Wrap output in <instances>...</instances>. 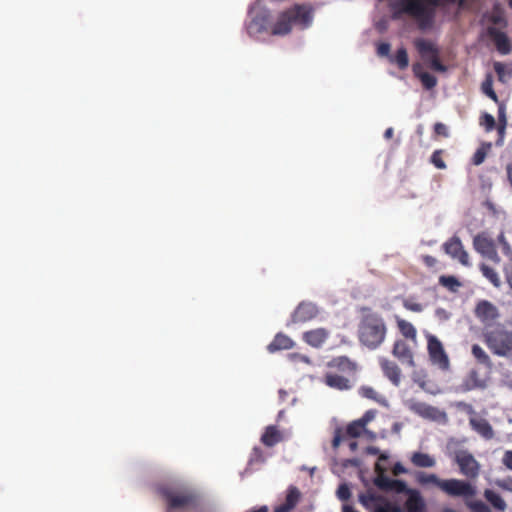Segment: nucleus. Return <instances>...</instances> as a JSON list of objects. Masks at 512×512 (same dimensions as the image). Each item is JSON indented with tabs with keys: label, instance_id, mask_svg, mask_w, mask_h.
<instances>
[{
	"label": "nucleus",
	"instance_id": "obj_1",
	"mask_svg": "<svg viewBox=\"0 0 512 512\" xmlns=\"http://www.w3.org/2000/svg\"><path fill=\"white\" fill-rule=\"evenodd\" d=\"M312 22V10L307 5L296 4L277 14L276 17L267 9H255L249 12L245 23L247 34L254 39L266 34L270 36H286L292 31L293 25L306 28Z\"/></svg>",
	"mask_w": 512,
	"mask_h": 512
},
{
	"label": "nucleus",
	"instance_id": "obj_2",
	"mask_svg": "<svg viewBox=\"0 0 512 512\" xmlns=\"http://www.w3.org/2000/svg\"><path fill=\"white\" fill-rule=\"evenodd\" d=\"M155 492L165 502L167 512H188L196 510L200 505V495L179 482L157 484Z\"/></svg>",
	"mask_w": 512,
	"mask_h": 512
},
{
	"label": "nucleus",
	"instance_id": "obj_3",
	"mask_svg": "<svg viewBox=\"0 0 512 512\" xmlns=\"http://www.w3.org/2000/svg\"><path fill=\"white\" fill-rule=\"evenodd\" d=\"M442 2L443 0H397L391 4L393 18L399 19L402 15H408L416 21L421 31H426L433 27L436 8Z\"/></svg>",
	"mask_w": 512,
	"mask_h": 512
},
{
	"label": "nucleus",
	"instance_id": "obj_4",
	"mask_svg": "<svg viewBox=\"0 0 512 512\" xmlns=\"http://www.w3.org/2000/svg\"><path fill=\"white\" fill-rule=\"evenodd\" d=\"M362 310L364 314L358 325L359 342L368 349H377L385 341L386 323L380 314L372 312L370 308Z\"/></svg>",
	"mask_w": 512,
	"mask_h": 512
},
{
	"label": "nucleus",
	"instance_id": "obj_5",
	"mask_svg": "<svg viewBox=\"0 0 512 512\" xmlns=\"http://www.w3.org/2000/svg\"><path fill=\"white\" fill-rule=\"evenodd\" d=\"M442 489L444 493L451 497H463L465 505L472 512H491L490 508L481 500H469L476 495V487L470 482L460 479H446L443 481Z\"/></svg>",
	"mask_w": 512,
	"mask_h": 512
},
{
	"label": "nucleus",
	"instance_id": "obj_6",
	"mask_svg": "<svg viewBox=\"0 0 512 512\" xmlns=\"http://www.w3.org/2000/svg\"><path fill=\"white\" fill-rule=\"evenodd\" d=\"M483 341L492 354L512 359V331L503 324L483 330Z\"/></svg>",
	"mask_w": 512,
	"mask_h": 512
},
{
	"label": "nucleus",
	"instance_id": "obj_7",
	"mask_svg": "<svg viewBox=\"0 0 512 512\" xmlns=\"http://www.w3.org/2000/svg\"><path fill=\"white\" fill-rule=\"evenodd\" d=\"M427 351L431 363L442 371H447L450 367L449 357L441 341L432 334L427 335Z\"/></svg>",
	"mask_w": 512,
	"mask_h": 512
},
{
	"label": "nucleus",
	"instance_id": "obj_8",
	"mask_svg": "<svg viewBox=\"0 0 512 512\" xmlns=\"http://www.w3.org/2000/svg\"><path fill=\"white\" fill-rule=\"evenodd\" d=\"M474 315L483 324L484 330L492 329L491 326L500 317L497 306L488 300L477 302Z\"/></svg>",
	"mask_w": 512,
	"mask_h": 512
},
{
	"label": "nucleus",
	"instance_id": "obj_9",
	"mask_svg": "<svg viewBox=\"0 0 512 512\" xmlns=\"http://www.w3.org/2000/svg\"><path fill=\"white\" fill-rule=\"evenodd\" d=\"M455 462L459 466L462 475L469 479H475L480 473V464L467 450H459L455 454Z\"/></svg>",
	"mask_w": 512,
	"mask_h": 512
},
{
	"label": "nucleus",
	"instance_id": "obj_10",
	"mask_svg": "<svg viewBox=\"0 0 512 512\" xmlns=\"http://www.w3.org/2000/svg\"><path fill=\"white\" fill-rule=\"evenodd\" d=\"M473 247L480 255L493 261L494 263L500 262L496 245L494 240L491 239L486 233H479L473 239Z\"/></svg>",
	"mask_w": 512,
	"mask_h": 512
},
{
	"label": "nucleus",
	"instance_id": "obj_11",
	"mask_svg": "<svg viewBox=\"0 0 512 512\" xmlns=\"http://www.w3.org/2000/svg\"><path fill=\"white\" fill-rule=\"evenodd\" d=\"M375 486L384 492H395L397 494H406L411 488L403 480L391 479L382 471L374 479Z\"/></svg>",
	"mask_w": 512,
	"mask_h": 512
},
{
	"label": "nucleus",
	"instance_id": "obj_12",
	"mask_svg": "<svg viewBox=\"0 0 512 512\" xmlns=\"http://www.w3.org/2000/svg\"><path fill=\"white\" fill-rule=\"evenodd\" d=\"M443 249L453 259H457L462 265L469 266V255L465 251L460 238L456 235L443 244Z\"/></svg>",
	"mask_w": 512,
	"mask_h": 512
},
{
	"label": "nucleus",
	"instance_id": "obj_13",
	"mask_svg": "<svg viewBox=\"0 0 512 512\" xmlns=\"http://www.w3.org/2000/svg\"><path fill=\"white\" fill-rule=\"evenodd\" d=\"M392 354L402 364L409 367L415 366L414 355L409 345L404 340H396L393 345Z\"/></svg>",
	"mask_w": 512,
	"mask_h": 512
},
{
	"label": "nucleus",
	"instance_id": "obj_14",
	"mask_svg": "<svg viewBox=\"0 0 512 512\" xmlns=\"http://www.w3.org/2000/svg\"><path fill=\"white\" fill-rule=\"evenodd\" d=\"M330 336L326 328H316L306 331L302 335L303 341L313 348H321Z\"/></svg>",
	"mask_w": 512,
	"mask_h": 512
},
{
	"label": "nucleus",
	"instance_id": "obj_15",
	"mask_svg": "<svg viewBox=\"0 0 512 512\" xmlns=\"http://www.w3.org/2000/svg\"><path fill=\"white\" fill-rule=\"evenodd\" d=\"M407 499L404 503L406 512H424L426 503L419 490L411 488L406 493Z\"/></svg>",
	"mask_w": 512,
	"mask_h": 512
},
{
	"label": "nucleus",
	"instance_id": "obj_16",
	"mask_svg": "<svg viewBox=\"0 0 512 512\" xmlns=\"http://www.w3.org/2000/svg\"><path fill=\"white\" fill-rule=\"evenodd\" d=\"M487 33L500 53L508 54L511 51L510 41L504 32L495 27H488Z\"/></svg>",
	"mask_w": 512,
	"mask_h": 512
},
{
	"label": "nucleus",
	"instance_id": "obj_17",
	"mask_svg": "<svg viewBox=\"0 0 512 512\" xmlns=\"http://www.w3.org/2000/svg\"><path fill=\"white\" fill-rule=\"evenodd\" d=\"M469 424L472 430L478 433L481 437L486 440H491L494 437V430L491 424L482 417H471Z\"/></svg>",
	"mask_w": 512,
	"mask_h": 512
},
{
	"label": "nucleus",
	"instance_id": "obj_18",
	"mask_svg": "<svg viewBox=\"0 0 512 512\" xmlns=\"http://www.w3.org/2000/svg\"><path fill=\"white\" fill-rule=\"evenodd\" d=\"M380 367L385 377H387L393 385L398 386L400 384L401 370L395 362L382 358L380 360Z\"/></svg>",
	"mask_w": 512,
	"mask_h": 512
},
{
	"label": "nucleus",
	"instance_id": "obj_19",
	"mask_svg": "<svg viewBox=\"0 0 512 512\" xmlns=\"http://www.w3.org/2000/svg\"><path fill=\"white\" fill-rule=\"evenodd\" d=\"M328 367L335 368L343 373L353 374L357 370L356 362L352 361L347 356L334 357L328 362Z\"/></svg>",
	"mask_w": 512,
	"mask_h": 512
},
{
	"label": "nucleus",
	"instance_id": "obj_20",
	"mask_svg": "<svg viewBox=\"0 0 512 512\" xmlns=\"http://www.w3.org/2000/svg\"><path fill=\"white\" fill-rule=\"evenodd\" d=\"M295 345L294 341L284 333H277L274 339L267 346V350L270 353H275L280 350H288L293 348Z\"/></svg>",
	"mask_w": 512,
	"mask_h": 512
},
{
	"label": "nucleus",
	"instance_id": "obj_21",
	"mask_svg": "<svg viewBox=\"0 0 512 512\" xmlns=\"http://www.w3.org/2000/svg\"><path fill=\"white\" fill-rule=\"evenodd\" d=\"M324 383L330 388L337 390H348L351 388L349 379L334 373H327L324 376Z\"/></svg>",
	"mask_w": 512,
	"mask_h": 512
},
{
	"label": "nucleus",
	"instance_id": "obj_22",
	"mask_svg": "<svg viewBox=\"0 0 512 512\" xmlns=\"http://www.w3.org/2000/svg\"><path fill=\"white\" fill-rule=\"evenodd\" d=\"M414 45L424 61L432 55L439 54L438 48L428 40L418 38L414 41Z\"/></svg>",
	"mask_w": 512,
	"mask_h": 512
},
{
	"label": "nucleus",
	"instance_id": "obj_23",
	"mask_svg": "<svg viewBox=\"0 0 512 512\" xmlns=\"http://www.w3.org/2000/svg\"><path fill=\"white\" fill-rule=\"evenodd\" d=\"M282 440V433L274 425L266 427L265 432L261 436V442L267 447H273Z\"/></svg>",
	"mask_w": 512,
	"mask_h": 512
},
{
	"label": "nucleus",
	"instance_id": "obj_24",
	"mask_svg": "<svg viewBox=\"0 0 512 512\" xmlns=\"http://www.w3.org/2000/svg\"><path fill=\"white\" fill-rule=\"evenodd\" d=\"M413 73L417 78L420 79L425 89L430 90L437 85L436 77L428 72L422 71V66L420 63H415L413 65Z\"/></svg>",
	"mask_w": 512,
	"mask_h": 512
},
{
	"label": "nucleus",
	"instance_id": "obj_25",
	"mask_svg": "<svg viewBox=\"0 0 512 512\" xmlns=\"http://www.w3.org/2000/svg\"><path fill=\"white\" fill-rule=\"evenodd\" d=\"M409 409L419 416L429 419H434L436 413L438 412L435 407L419 401L411 402Z\"/></svg>",
	"mask_w": 512,
	"mask_h": 512
},
{
	"label": "nucleus",
	"instance_id": "obj_26",
	"mask_svg": "<svg viewBox=\"0 0 512 512\" xmlns=\"http://www.w3.org/2000/svg\"><path fill=\"white\" fill-rule=\"evenodd\" d=\"M410 461L415 467L419 468H432L436 465L435 458L423 452H414L410 457Z\"/></svg>",
	"mask_w": 512,
	"mask_h": 512
},
{
	"label": "nucleus",
	"instance_id": "obj_27",
	"mask_svg": "<svg viewBox=\"0 0 512 512\" xmlns=\"http://www.w3.org/2000/svg\"><path fill=\"white\" fill-rule=\"evenodd\" d=\"M395 321L397 324V328L399 332L402 334V336H404L406 339H410L413 342H416L417 330L413 326V324L398 316H395Z\"/></svg>",
	"mask_w": 512,
	"mask_h": 512
},
{
	"label": "nucleus",
	"instance_id": "obj_28",
	"mask_svg": "<svg viewBox=\"0 0 512 512\" xmlns=\"http://www.w3.org/2000/svg\"><path fill=\"white\" fill-rule=\"evenodd\" d=\"M316 307L312 304L301 303L298 305L294 317L296 321L305 322L316 315Z\"/></svg>",
	"mask_w": 512,
	"mask_h": 512
},
{
	"label": "nucleus",
	"instance_id": "obj_29",
	"mask_svg": "<svg viewBox=\"0 0 512 512\" xmlns=\"http://www.w3.org/2000/svg\"><path fill=\"white\" fill-rule=\"evenodd\" d=\"M415 479L418 484L425 486L429 484H433L437 486L440 490L442 489L443 479H440L436 474H429L423 471H418L415 474Z\"/></svg>",
	"mask_w": 512,
	"mask_h": 512
},
{
	"label": "nucleus",
	"instance_id": "obj_30",
	"mask_svg": "<svg viewBox=\"0 0 512 512\" xmlns=\"http://www.w3.org/2000/svg\"><path fill=\"white\" fill-rule=\"evenodd\" d=\"M362 397L375 401L381 406L387 407L388 401L386 397L378 393L374 388L369 386H362L359 390Z\"/></svg>",
	"mask_w": 512,
	"mask_h": 512
},
{
	"label": "nucleus",
	"instance_id": "obj_31",
	"mask_svg": "<svg viewBox=\"0 0 512 512\" xmlns=\"http://www.w3.org/2000/svg\"><path fill=\"white\" fill-rule=\"evenodd\" d=\"M485 499L498 511L504 512L507 508L506 502L504 499L495 491L491 489H486L484 491Z\"/></svg>",
	"mask_w": 512,
	"mask_h": 512
},
{
	"label": "nucleus",
	"instance_id": "obj_32",
	"mask_svg": "<svg viewBox=\"0 0 512 512\" xmlns=\"http://www.w3.org/2000/svg\"><path fill=\"white\" fill-rule=\"evenodd\" d=\"M345 433L347 436L351 438H357L362 433H368L370 438L375 437V434L373 432H368L366 430V427H364L363 424L358 419L354 420L353 422L347 425Z\"/></svg>",
	"mask_w": 512,
	"mask_h": 512
},
{
	"label": "nucleus",
	"instance_id": "obj_33",
	"mask_svg": "<svg viewBox=\"0 0 512 512\" xmlns=\"http://www.w3.org/2000/svg\"><path fill=\"white\" fill-rule=\"evenodd\" d=\"M471 353L479 364L487 368L492 367L493 363L491 358L480 345L473 344L471 347Z\"/></svg>",
	"mask_w": 512,
	"mask_h": 512
},
{
	"label": "nucleus",
	"instance_id": "obj_34",
	"mask_svg": "<svg viewBox=\"0 0 512 512\" xmlns=\"http://www.w3.org/2000/svg\"><path fill=\"white\" fill-rule=\"evenodd\" d=\"M480 271L482 272V275L496 288H499L501 286V280H500V277L498 275V273L496 272L495 269L491 268L490 266H488L487 264L485 263H481L480 266Z\"/></svg>",
	"mask_w": 512,
	"mask_h": 512
},
{
	"label": "nucleus",
	"instance_id": "obj_35",
	"mask_svg": "<svg viewBox=\"0 0 512 512\" xmlns=\"http://www.w3.org/2000/svg\"><path fill=\"white\" fill-rule=\"evenodd\" d=\"M439 284L451 292H457L462 286L461 282L452 275H441L439 277Z\"/></svg>",
	"mask_w": 512,
	"mask_h": 512
},
{
	"label": "nucleus",
	"instance_id": "obj_36",
	"mask_svg": "<svg viewBox=\"0 0 512 512\" xmlns=\"http://www.w3.org/2000/svg\"><path fill=\"white\" fill-rule=\"evenodd\" d=\"M390 61L395 63L399 69L404 70L409 65V58L407 50L404 47H401L397 50L394 57H390Z\"/></svg>",
	"mask_w": 512,
	"mask_h": 512
},
{
	"label": "nucleus",
	"instance_id": "obj_37",
	"mask_svg": "<svg viewBox=\"0 0 512 512\" xmlns=\"http://www.w3.org/2000/svg\"><path fill=\"white\" fill-rule=\"evenodd\" d=\"M299 498H300L299 490L296 487L291 486L287 491V495H286V499H285L284 503L292 510L297 505Z\"/></svg>",
	"mask_w": 512,
	"mask_h": 512
},
{
	"label": "nucleus",
	"instance_id": "obj_38",
	"mask_svg": "<svg viewBox=\"0 0 512 512\" xmlns=\"http://www.w3.org/2000/svg\"><path fill=\"white\" fill-rule=\"evenodd\" d=\"M490 148V143L484 144L480 148H478L472 157V163L476 166L482 164Z\"/></svg>",
	"mask_w": 512,
	"mask_h": 512
},
{
	"label": "nucleus",
	"instance_id": "obj_39",
	"mask_svg": "<svg viewBox=\"0 0 512 512\" xmlns=\"http://www.w3.org/2000/svg\"><path fill=\"white\" fill-rule=\"evenodd\" d=\"M429 63L430 68L437 72H445L447 67L440 61L439 54L432 55L428 60H425Z\"/></svg>",
	"mask_w": 512,
	"mask_h": 512
},
{
	"label": "nucleus",
	"instance_id": "obj_40",
	"mask_svg": "<svg viewBox=\"0 0 512 512\" xmlns=\"http://www.w3.org/2000/svg\"><path fill=\"white\" fill-rule=\"evenodd\" d=\"M480 124L485 127L486 131H492L495 129L496 122L491 114L484 113L480 118Z\"/></svg>",
	"mask_w": 512,
	"mask_h": 512
},
{
	"label": "nucleus",
	"instance_id": "obj_41",
	"mask_svg": "<svg viewBox=\"0 0 512 512\" xmlns=\"http://www.w3.org/2000/svg\"><path fill=\"white\" fill-rule=\"evenodd\" d=\"M431 163L438 169H445L446 164L442 158V150H436L431 156Z\"/></svg>",
	"mask_w": 512,
	"mask_h": 512
},
{
	"label": "nucleus",
	"instance_id": "obj_42",
	"mask_svg": "<svg viewBox=\"0 0 512 512\" xmlns=\"http://www.w3.org/2000/svg\"><path fill=\"white\" fill-rule=\"evenodd\" d=\"M403 307L406 310L412 311V312H422L423 311V305L421 303L415 302L412 299H405L403 300Z\"/></svg>",
	"mask_w": 512,
	"mask_h": 512
},
{
	"label": "nucleus",
	"instance_id": "obj_43",
	"mask_svg": "<svg viewBox=\"0 0 512 512\" xmlns=\"http://www.w3.org/2000/svg\"><path fill=\"white\" fill-rule=\"evenodd\" d=\"M337 496L342 501H347L351 497L350 488L347 484H341L337 489Z\"/></svg>",
	"mask_w": 512,
	"mask_h": 512
},
{
	"label": "nucleus",
	"instance_id": "obj_44",
	"mask_svg": "<svg viewBox=\"0 0 512 512\" xmlns=\"http://www.w3.org/2000/svg\"><path fill=\"white\" fill-rule=\"evenodd\" d=\"M494 70L498 76V79L501 82L505 81V75H506V66L501 62H495L494 63Z\"/></svg>",
	"mask_w": 512,
	"mask_h": 512
},
{
	"label": "nucleus",
	"instance_id": "obj_45",
	"mask_svg": "<svg viewBox=\"0 0 512 512\" xmlns=\"http://www.w3.org/2000/svg\"><path fill=\"white\" fill-rule=\"evenodd\" d=\"M391 46L389 43H380L377 46V54L380 57H391L390 55Z\"/></svg>",
	"mask_w": 512,
	"mask_h": 512
},
{
	"label": "nucleus",
	"instance_id": "obj_46",
	"mask_svg": "<svg viewBox=\"0 0 512 512\" xmlns=\"http://www.w3.org/2000/svg\"><path fill=\"white\" fill-rule=\"evenodd\" d=\"M481 90L485 95H490V93L494 91L492 77L490 75H488L487 78L483 81Z\"/></svg>",
	"mask_w": 512,
	"mask_h": 512
},
{
	"label": "nucleus",
	"instance_id": "obj_47",
	"mask_svg": "<svg viewBox=\"0 0 512 512\" xmlns=\"http://www.w3.org/2000/svg\"><path fill=\"white\" fill-rule=\"evenodd\" d=\"M376 416V410H367L361 418L358 420L363 424L364 427L371 422Z\"/></svg>",
	"mask_w": 512,
	"mask_h": 512
},
{
	"label": "nucleus",
	"instance_id": "obj_48",
	"mask_svg": "<svg viewBox=\"0 0 512 512\" xmlns=\"http://www.w3.org/2000/svg\"><path fill=\"white\" fill-rule=\"evenodd\" d=\"M375 512H402V510L397 505H393V504L387 503L384 506L378 507L375 510Z\"/></svg>",
	"mask_w": 512,
	"mask_h": 512
},
{
	"label": "nucleus",
	"instance_id": "obj_49",
	"mask_svg": "<svg viewBox=\"0 0 512 512\" xmlns=\"http://www.w3.org/2000/svg\"><path fill=\"white\" fill-rule=\"evenodd\" d=\"M434 132L436 135L448 137V129L445 124L437 122L434 125Z\"/></svg>",
	"mask_w": 512,
	"mask_h": 512
},
{
	"label": "nucleus",
	"instance_id": "obj_50",
	"mask_svg": "<svg viewBox=\"0 0 512 512\" xmlns=\"http://www.w3.org/2000/svg\"><path fill=\"white\" fill-rule=\"evenodd\" d=\"M504 276L510 289H512V264H505L503 267Z\"/></svg>",
	"mask_w": 512,
	"mask_h": 512
},
{
	"label": "nucleus",
	"instance_id": "obj_51",
	"mask_svg": "<svg viewBox=\"0 0 512 512\" xmlns=\"http://www.w3.org/2000/svg\"><path fill=\"white\" fill-rule=\"evenodd\" d=\"M359 500L364 506H367L370 502H374L376 500V497L372 493H366L361 494Z\"/></svg>",
	"mask_w": 512,
	"mask_h": 512
},
{
	"label": "nucleus",
	"instance_id": "obj_52",
	"mask_svg": "<svg viewBox=\"0 0 512 512\" xmlns=\"http://www.w3.org/2000/svg\"><path fill=\"white\" fill-rule=\"evenodd\" d=\"M502 462L509 470H512V450H507L504 453Z\"/></svg>",
	"mask_w": 512,
	"mask_h": 512
},
{
	"label": "nucleus",
	"instance_id": "obj_53",
	"mask_svg": "<svg viewBox=\"0 0 512 512\" xmlns=\"http://www.w3.org/2000/svg\"><path fill=\"white\" fill-rule=\"evenodd\" d=\"M498 121L499 124H507L506 113H505V105L503 103L499 104L498 107Z\"/></svg>",
	"mask_w": 512,
	"mask_h": 512
},
{
	"label": "nucleus",
	"instance_id": "obj_54",
	"mask_svg": "<svg viewBox=\"0 0 512 512\" xmlns=\"http://www.w3.org/2000/svg\"><path fill=\"white\" fill-rule=\"evenodd\" d=\"M392 473L394 476H398L407 473V469L400 462H397L392 467Z\"/></svg>",
	"mask_w": 512,
	"mask_h": 512
},
{
	"label": "nucleus",
	"instance_id": "obj_55",
	"mask_svg": "<svg viewBox=\"0 0 512 512\" xmlns=\"http://www.w3.org/2000/svg\"><path fill=\"white\" fill-rule=\"evenodd\" d=\"M501 248H502L503 254L506 257H508V259L510 261L509 264H512V247H511V245L507 242V243H504V245Z\"/></svg>",
	"mask_w": 512,
	"mask_h": 512
},
{
	"label": "nucleus",
	"instance_id": "obj_56",
	"mask_svg": "<svg viewBox=\"0 0 512 512\" xmlns=\"http://www.w3.org/2000/svg\"><path fill=\"white\" fill-rule=\"evenodd\" d=\"M506 125L505 124H499L497 127V131L499 134V139L497 140V145H502L504 134H505Z\"/></svg>",
	"mask_w": 512,
	"mask_h": 512
},
{
	"label": "nucleus",
	"instance_id": "obj_57",
	"mask_svg": "<svg viewBox=\"0 0 512 512\" xmlns=\"http://www.w3.org/2000/svg\"><path fill=\"white\" fill-rule=\"evenodd\" d=\"M341 441H342V434H341V431H340V430H337V431L335 432V435H334L333 440H332V446H333L334 448H337V447L340 445Z\"/></svg>",
	"mask_w": 512,
	"mask_h": 512
},
{
	"label": "nucleus",
	"instance_id": "obj_58",
	"mask_svg": "<svg viewBox=\"0 0 512 512\" xmlns=\"http://www.w3.org/2000/svg\"><path fill=\"white\" fill-rule=\"evenodd\" d=\"M506 175H507L508 183H509L510 187L512 188V161L507 163V165H506Z\"/></svg>",
	"mask_w": 512,
	"mask_h": 512
},
{
	"label": "nucleus",
	"instance_id": "obj_59",
	"mask_svg": "<svg viewBox=\"0 0 512 512\" xmlns=\"http://www.w3.org/2000/svg\"><path fill=\"white\" fill-rule=\"evenodd\" d=\"M423 262L428 267H433L436 264V259L433 256L426 255V256L423 257Z\"/></svg>",
	"mask_w": 512,
	"mask_h": 512
},
{
	"label": "nucleus",
	"instance_id": "obj_60",
	"mask_svg": "<svg viewBox=\"0 0 512 512\" xmlns=\"http://www.w3.org/2000/svg\"><path fill=\"white\" fill-rule=\"evenodd\" d=\"M291 509L285 504H281L277 507H275L274 512H289Z\"/></svg>",
	"mask_w": 512,
	"mask_h": 512
},
{
	"label": "nucleus",
	"instance_id": "obj_61",
	"mask_svg": "<svg viewBox=\"0 0 512 512\" xmlns=\"http://www.w3.org/2000/svg\"><path fill=\"white\" fill-rule=\"evenodd\" d=\"M497 240L499 242V244L501 245V247L504 245V243H507V239L505 237V234L503 232H501L498 237H497Z\"/></svg>",
	"mask_w": 512,
	"mask_h": 512
},
{
	"label": "nucleus",
	"instance_id": "obj_62",
	"mask_svg": "<svg viewBox=\"0 0 512 512\" xmlns=\"http://www.w3.org/2000/svg\"><path fill=\"white\" fill-rule=\"evenodd\" d=\"M393 134H394V130H393V128H392V127H389V128H387V129L385 130V132H384V137H385L386 139H390V138H392V137H393Z\"/></svg>",
	"mask_w": 512,
	"mask_h": 512
},
{
	"label": "nucleus",
	"instance_id": "obj_63",
	"mask_svg": "<svg viewBox=\"0 0 512 512\" xmlns=\"http://www.w3.org/2000/svg\"><path fill=\"white\" fill-rule=\"evenodd\" d=\"M491 100H493L496 104H501V102H499V99H498V96L497 94L495 93V91H492L490 93V95H487Z\"/></svg>",
	"mask_w": 512,
	"mask_h": 512
},
{
	"label": "nucleus",
	"instance_id": "obj_64",
	"mask_svg": "<svg viewBox=\"0 0 512 512\" xmlns=\"http://www.w3.org/2000/svg\"><path fill=\"white\" fill-rule=\"evenodd\" d=\"M343 512H358V511H356L353 507L346 505L343 507Z\"/></svg>",
	"mask_w": 512,
	"mask_h": 512
}]
</instances>
